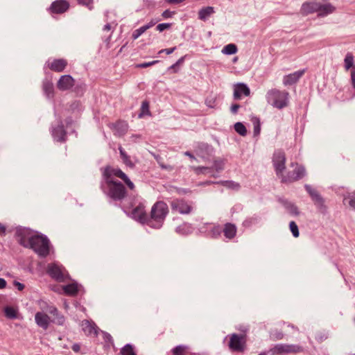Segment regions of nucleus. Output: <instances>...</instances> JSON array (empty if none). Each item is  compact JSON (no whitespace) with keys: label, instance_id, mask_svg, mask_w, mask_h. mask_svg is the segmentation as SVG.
<instances>
[{"label":"nucleus","instance_id":"1","mask_svg":"<svg viewBox=\"0 0 355 355\" xmlns=\"http://www.w3.org/2000/svg\"><path fill=\"white\" fill-rule=\"evenodd\" d=\"M168 213L167 204L163 201L157 202L152 207L147 225L154 228H159Z\"/></svg>","mask_w":355,"mask_h":355},{"label":"nucleus","instance_id":"2","mask_svg":"<svg viewBox=\"0 0 355 355\" xmlns=\"http://www.w3.org/2000/svg\"><path fill=\"white\" fill-rule=\"evenodd\" d=\"M266 98L268 103L279 110L288 105L289 93L285 90L271 89L268 91Z\"/></svg>","mask_w":355,"mask_h":355},{"label":"nucleus","instance_id":"3","mask_svg":"<svg viewBox=\"0 0 355 355\" xmlns=\"http://www.w3.org/2000/svg\"><path fill=\"white\" fill-rule=\"evenodd\" d=\"M290 166L293 168L292 171L283 172L279 177L283 183L289 184L298 181L303 178L306 174L304 167L297 162H291Z\"/></svg>","mask_w":355,"mask_h":355},{"label":"nucleus","instance_id":"4","mask_svg":"<svg viewBox=\"0 0 355 355\" xmlns=\"http://www.w3.org/2000/svg\"><path fill=\"white\" fill-rule=\"evenodd\" d=\"M28 248L41 257H46L49 253V241L46 236L35 233Z\"/></svg>","mask_w":355,"mask_h":355},{"label":"nucleus","instance_id":"5","mask_svg":"<svg viewBox=\"0 0 355 355\" xmlns=\"http://www.w3.org/2000/svg\"><path fill=\"white\" fill-rule=\"evenodd\" d=\"M106 183L108 187V196L114 200H121L125 198L126 191L124 186L120 182L114 181L107 178Z\"/></svg>","mask_w":355,"mask_h":355},{"label":"nucleus","instance_id":"6","mask_svg":"<svg viewBox=\"0 0 355 355\" xmlns=\"http://www.w3.org/2000/svg\"><path fill=\"white\" fill-rule=\"evenodd\" d=\"M35 234V232L28 228L19 227L15 232L16 240L21 245L28 248L31 245V240Z\"/></svg>","mask_w":355,"mask_h":355},{"label":"nucleus","instance_id":"7","mask_svg":"<svg viewBox=\"0 0 355 355\" xmlns=\"http://www.w3.org/2000/svg\"><path fill=\"white\" fill-rule=\"evenodd\" d=\"M245 336L233 334L230 336L229 347L232 351L243 352L245 348Z\"/></svg>","mask_w":355,"mask_h":355},{"label":"nucleus","instance_id":"8","mask_svg":"<svg viewBox=\"0 0 355 355\" xmlns=\"http://www.w3.org/2000/svg\"><path fill=\"white\" fill-rule=\"evenodd\" d=\"M302 351V348L296 345L279 344L270 350L272 355H282L290 353H297Z\"/></svg>","mask_w":355,"mask_h":355},{"label":"nucleus","instance_id":"9","mask_svg":"<svg viewBox=\"0 0 355 355\" xmlns=\"http://www.w3.org/2000/svg\"><path fill=\"white\" fill-rule=\"evenodd\" d=\"M286 155L282 150L276 151L272 157V164L277 176L279 178L286 168Z\"/></svg>","mask_w":355,"mask_h":355},{"label":"nucleus","instance_id":"10","mask_svg":"<svg viewBox=\"0 0 355 355\" xmlns=\"http://www.w3.org/2000/svg\"><path fill=\"white\" fill-rule=\"evenodd\" d=\"M48 273L49 275L60 282H63L67 278V275L64 268L57 264H51L48 266Z\"/></svg>","mask_w":355,"mask_h":355},{"label":"nucleus","instance_id":"11","mask_svg":"<svg viewBox=\"0 0 355 355\" xmlns=\"http://www.w3.org/2000/svg\"><path fill=\"white\" fill-rule=\"evenodd\" d=\"M106 179L107 178H111V175H115L119 178H121L128 186V187L133 190L135 189V184L132 182L128 178V176L119 168H107L104 173Z\"/></svg>","mask_w":355,"mask_h":355},{"label":"nucleus","instance_id":"12","mask_svg":"<svg viewBox=\"0 0 355 355\" xmlns=\"http://www.w3.org/2000/svg\"><path fill=\"white\" fill-rule=\"evenodd\" d=\"M344 69L346 71L350 70V80L352 85L355 89V63L354 57L351 52H348L344 58Z\"/></svg>","mask_w":355,"mask_h":355},{"label":"nucleus","instance_id":"13","mask_svg":"<svg viewBox=\"0 0 355 355\" xmlns=\"http://www.w3.org/2000/svg\"><path fill=\"white\" fill-rule=\"evenodd\" d=\"M171 207L173 211L182 214H188L192 210V207L184 199H175L171 201Z\"/></svg>","mask_w":355,"mask_h":355},{"label":"nucleus","instance_id":"14","mask_svg":"<svg viewBox=\"0 0 355 355\" xmlns=\"http://www.w3.org/2000/svg\"><path fill=\"white\" fill-rule=\"evenodd\" d=\"M75 85L74 78L70 75L62 76L57 83V87L59 90L66 91L71 89Z\"/></svg>","mask_w":355,"mask_h":355},{"label":"nucleus","instance_id":"15","mask_svg":"<svg viewBox=\"0 0 355 355\" xmlns=\"http://www.w3.org/2000/svg\"><path fill=\"white\" fill-rule=\"evenodd\" d=\"M69 8V3L67 0H56L50 6V11L55 14L65 12Z\"/></svg>","mask_w":355,"mask_h":355},{"label":"nucleus","instance_id":"16","mask_svg":"<svg viewBox=\"0 0 355 355\" xmlns=\"http://www.w3.org/2000/svg\"><path fill=\"white\" fill-rule=\"evenodd\" d=\"M36 324L44 330H46L51 322L50 317L45 313L39 311L35 315Z\"/></svg>","mask_w":355,"mask_h":355},{"label":"nucleus","instance_id":"17","mask_svg":"<svg viewBox=\"0 0 355 355\" xmlns=\"http://www.w3.org/2000/svg\"><path fill=\"white\" fill-rule=\"evenodd\" d=\"M81 327L87 336H96L98 335V327L94 322L84 320L81 322Z\"/></svg>","mask_w":355,"mask_h":355},{"label":"nucleus","instance_id":"18","mask_svg":"<svg viewBox=\"0 0 355 355\" xmlns=\"http://www.w3.org/2000/svg\"><path fill=\"white\" fill-rule=\"evenodd\" d=\"M47 65L51 71L55 72H62L68 65V62L67 60L63 58L54 59L52 61H49Z\"/></svg>","mask_w":355,"mask_h":355},{"label":"nucleus","instance_id":"19","mask_svg":"<svg viewBox=\"0 0 355 355\" xmlns=\"http://www.w3.org/2000/svg\"><path fill=\"white\" fill-rule=\"evenodd\" d=\"M132 216L133 218L140 221L141 223L146 224L149 217L146 214L143 205H139L132 210Z\"/></svg>","mask_w":355,"mask_h":355},{"label":"nucleus","instance_id":"20","mask_svg":"<svg viewBox=\"0 0 355 355\" xmlns=\"http://www.w3.org/2000/svg\"><path fill=\"white\" fill-rule=\"evenodd\" d=\"M305 189L318 208L321 209L324 207V199L315 189H313L310 185H305Z\"/></svg>","mask_w":355,"mask_h":355},{"label":"nucleus","instance_id":"21","mask_svg":"<svg viewBox=\"0 0 355 355\" xmlns=\"http://www.w3.org/2000/svg\"><path fill=\"white\" fill-rule=\"evenodd\" d=\"M305 70H300L297 71H295L293 73H290L288 75H286L284 76L283 78V83L285 86L287 85H292L295 83H296L300 78L304 74Z\"/></svg>","mask_w":355,"mask_h":355},{"label":"nucleus","instance_id":"22","mask_svg":"<svg viewBox=\"0 0 355 355\" xmlns=\"http://www.w3.org/2000/svg\"><path fill=\"white\" fill-rule=\"evenodd\" d=\"M336 10V8L331 3H318V16L324 17L331 13H333Z\"/></svg>","mask_w":355,"mask_h":355},{"label":"nucleus","instance_id":"23","mask_svg":"<svg viewBox=\"0 0 355 355\" xmlns=\"http://www.w3.org/2000/svg\"><path fill=\"white\" fill-rule=\"evenodd\" d=\"M250 89L247 87L246 85L243 83H239L234 87V97L235 99H240L241 97V94H243L245 96H248L250 95Z\"/></svg>","mask_w":355,"mask_h":355},{"label":"nucleus","instance_id":"24","mask_svg":"<svg viewBox=\"0 0 355 355\" xmlns=\"http://www.w3.org/2000/svg\"><path fill=\"white\" fill-rule=\"evenodd\" d=\"M49 313L53 316L52 322L56 323L58 325H63L65 321L63 315L60 314L55 306H50L49 308Z\"/></svg>","mask_w":355,"mask_h":355},{"label":"nucleus","instance_id":"25","mask_svg":"<svg viewBox=\"0 0 355 355\" xmlns=\"http://www.w3.org/2000/svg\"><path fill=\"white\" fill-rule=\"evenodd\" d=\"M318 3H305L302 5L301 12L303 15H308L315 12H318Z\"/></svg>","mask_w":355,"mask_h":355},{"label":"nucleus","instance_id":"26","mask_svg":"<svg viewBox=\"0 0 355 355\" xmlns=\"http://www.w3.org/2000/svg\"><path fill=\"white\" fill-rule=\"evenodd\" d=\"M53 136L58 141H64L66 136V132L62 125H59L54 128L53 130Z\"/></svg>","mask_w":355,"mask_h":355},{"label":"nucleus","instance_id":"27","mask_svg":"<svg viewBox=\"0 0 355 355\" xmlns=\"http://www.w3.org/2000/svg\"><path fill=\"white\" fill-rule=\"evenodd\" d=\"M224 235L226 238L233 239L236 233V227L234 224L226 223L223 229Z\"/></svg>","mask_w":355,"mask_h":355},{"label":"nucleus","instance_id":"28","mask_svg":"<svg viewBox=\"0 0 355 355\" xmlns=\"http://www.w3.org/2000/svg\"><path fill=\"white\" fill-rule=\"evenodd\" d=\"M156 24L155 21H151L150 22H149L148 24L146 25H144L141 27H140L138 29H136L135 31H134V32L132 33V37L134 39V40H136L137 39L140 35H141L144 32H146L148 29H149L150 28L153 27V26H155V24Z\"/></svg>","mask_w":355,"mask_h":355},{"label":"nucleus","instance_id":"29","mask_svg":"<svg viewBox=\"0 0 355 355\" xmlns=\"http://www.w3.org/2000/svg\"><path fill=\"white\" fill-rule=\"evenodd\" d=\"M214 12L213 7L207 6L202 8L198 12V18L202 21H206L207 19Z\"/></svg>","mask_w":355,"mask_h":355},{"label":"nucleus","instance_id":"30","mask_svg":"<svg viewBox=\"0 0 355 355\" xmlns=\"http://www.w3.org/2000/svg\"><path fill=\"white\" fill-rule=\"evenodd\" d=\"M64 293L68 295H75L78 291V286L76 283L69 284L63 286Z\"/></svg>","mask_w":355,"mask_h":355},{"label":"nucleus","instance_id":"31","mask_svg":"<svg viewBox=\"0 0 355 355\" xmlns=\"http://www.w3.org/2000/svg\"><path fill=\"white\" fill-rule=\"evenodd\" d=\"M172 355H188L189 347L186 345H178L172 349Z\"/></svg>","mask_w":355,"mask_h":355},{"label":"nucleus","instance_id":"32","mask_svg":"<svg viewBox=\"0 0 355 355\" xmlns=\"http://www.w3.org/2000/svg\"><path fill=\"white\" fill-rule=\"evenodd\" d=\"M238 51V48L234 44H229L225 46L221 52L225 55L235 54Z\"/></svg>","mask_w":355,"mask_h":355},{"label":"nucleus","instance_id":"33","mask_svg":"<svg viewBox=\"0 0 355 355\" xmlns=\"http://www.w3.org/2000/svg\"><path fill=\"white\" fill-rule=\"evenodd\" d=\"M5 315L10 319H15L17 318V309L12 306H6L4 308Z\"/></svg>","mask_w":355,"mask_h":355},{"label":"nucleus","instance_id":"34","mask_svg":"<svg viewBox=\"0 0 355 355\" xmlns=\"http://www.w3.org/2000/svg\"><path fill=\"white\" fill-rule=\"evenodd\" d=\"M344 205L349 206L355 210V193H349L348 196H345L343 199Z\"/></svg>","mask_w":355,"mask_h":355},{"label":"nucleus","instance_id":"35","mask_svg":"<svg viewBox=\"0 0 355 355\" xmlns=\"http://www.w3.org/2000/svg\"><path fill=\"white\" fill-rule=\"evenodd\" d=\"M192 169L195 172L196 174L200 175V174H209L212 171V168L211 167H206V166H193Z\"/></svg>","mask_w":355,"mask_h":355},{"label":"nucleus","instance_id":"36","mask_svg":"<svg viewBox=\"0 0 355 355\" xmlns=\"http://www.w3.org/2000/svg\"><path fill=\"white\" fill-rule=\"evenodd\" d=\"M119 150L121 157L123 163L128 166L132 167L133 164L130 159V156H128L126 154V153L125 152V150H123V148L122 147H119Z\"/></svg>","mask_w":355,"mask_h":355},{"label":"nucleus","instance_id":"37","mask_svg":"<svg viewBox=\"0 0 355 355\" xmlns=\"http://www.w3.org/2000/svg\"><path fill=\"white\" fill-rule=\"evenodd\" d=\"M43 90L46 96L50 98L53 94V85L51 82H45L43 84Z\"/></svg>","mask_w":355,"mask_h":355},{"label":"nucleus","instance_id":"38","mask_svg":"<svg viewBox=\"0 0 355 355\" xmlns=\"http://www.w3.org/2000/svg\"><path fill=\"white\" fill-rule=\"evenodd\" d=\"M225 162L221 159H217L214 161L212 170L214 169L216 172L219 173L224 169Z\"/></svg>","mask_w":355,"mask_h":355},{"label":"nucleus","instance_id":"39","mask_svg":"<svg viewBox=\"0 0 355 355\" xmlns=\"http://www.w3.org/2000/svg\"><path fill=\"white\" fill-rule=\"evenodd\" d=\"M122 355H136L135 349L132 345H125L121 350Z\"/></svg>","mask_w":355,"mask_h":355},{"label":"nucleus","instance_id":"40","mask_svg":"<svg viewBox=\"0 0 355 355\" xmlns=\"http://www.w3.org/2000/svg\"><path fill=\"white\" fill-rule=\"evenodd\" d=\"M217 184H220L225 187L232 189L234 190H238L240 188V186L238 183L232 181H221L217 182Z\"/></svg>","mask_w":355,"mask_h":355},{"label":"nucleus","instance_id":"41","mask_svg":"<svg viewBox=\"0 0 355 355\" xmlns=\"http://www.w3.org/2000/svg\"><path fill=\"white\" fill-rule=\"evenodd\" d=\"M234 130L242 136H245L247 133V130L245 125L241 122H237L234 124Z\"/></svg>","mask_w":355,"mask_h":355},{"label":"nucleus","instance_id":"42","mask_svg":"<svg viewBox=\"0 0 355 355\" xmlns=\"http://www.w3.org/2000/svg\"><path fill=\"white\" fill-rule=\"evenodd\" d=\"M289 228L293 234V236L297 238L300 235L298 227L295 221H291L289 223Z\"/></svg>","mask_w":355,"mask_h":355},{"label":"nucleus","instance_id":"43","mask_svg":"<svg viewBox=\"0 0 355 355\" xmlns=\"http://www.w3.org/2000/svg\"><path fill=\"white\" fill-rule=\"evenodd\" d=\"M143 114L150 115L149 110V103L147 101H144L141 105V113L139 114V117H141Z\"/></svg>","mask_w":355,"mask_h":355},{"label":"nucleus","instance_id":"44","mask_svg":"<svg viewBox=\"0 0 355 355\" xmlns=\"http://www.w3.org/2000/svg\"><path fill=\"white\" fill-rule=\"evenodd\" d=\"M79 4L87 6L89 10L93 8V0H77Z\"/></svg>","mask_w":355,"mask_h":355},{"label":"nucleus","instance_id":"45","mask_svg":"<svg viewBox=\"0 0 355 355\" xmlns=\"http://www.w3.org/2000/svg\"><path fill=\"white\" fill-rule=\"evenodd\" d=\"M157 62H159V60H153L152 62H144V63L139 64L136 67L137 68H146V67L153 66V65L157 64Z\"/></svg>","mask_w":355,"mask_h":355},{"label":"nucleus","instance_id":"46","mask_svg":"<svg viewBox=\"0 0 355 355\" xmlns=\"http://www.w3.org/2000/svg\"><path fill=\"white\" fill-rule=\"evenodd\" d=\"M170 26H171L170 24H167V23L159 24L157 26L156 29L157 31H159V32H162V31H164L165 29L170 28Z\"/></svg>","mask_w":355,"mask_h":355},{"label":"nucleus","instance_id":"47","mask_svg":"<svg viewBox=\"0 0 355 355\" xmlns=\"http://www.w3.org/2000/svg\"><path fill=\"white\" fill-rule=\"evenodd\" d=\"M184 60V57L180 58L175 64H173V65H171L170 67V69H175L176 67L182 64Z\"/></svg>","mask_w":355,"mask_h":355},{"label":"nucleus","instance_id":"48","mask_svg":"<svg viewBox=\"0 0 355 355\" xmlns=\"http://www.w3.org/2000/svg\"><path fill=\"white\" fill-rule=\"evenodd\" d=\"M175 49H176L175 47H173V48H170V49H162L159 51V53L165 52L166 54L169 55V54L173 53L174 51L175 50Z\"/></svg>","mask_w":355,"mask_h":355},{"label":"nucleus","instance_id":"49","mask_svg":"<svg viewBox=\"0 0 355 355\" xmlns=\"http://www.w3.org/2000/svg\"><path fill=\"white\" fill-rule=\"evenodd\" d=\"M14 285L19 291H22L25 287V286L23 284L17 281L14 282Z\"/></svg>","mask_w":355,"mask_h":355},{"label":"nucleus","instance_id":"50","mask_svg":"<svg viewBox=\"0 0 355 355\" xmlns=\"http://www.w3.org/2000/svg\"><path fill=\"white\" fill-rule=\"evenodd\" d=\"M117 126H121V128H122L123 130V132H125L127 130V128H128V124L126 123H124V122H119L117 123L116 124Z\"/></svg>","mask_w":355,"mask_h":355},{"label":"nucleus","instance_id":"51","mask_svg":"<svg viewBox=\"0 0 355 355\" xmlns=\"http://www.w3.org/2000/svg\"><path fill=\"white\" fill-rule=\"evenodd\" d=\"M239 107H240V105L239 104H234L231 107V112L233 114H236Z\"/></svg>","mask_w":355,"mask_h":355},{"label":"nucleus","instance_id":"52","mask_svg":"<svg viewBox=\"0 0 355 355\" xmlns=\"http://www.w3.org/2000/svg\"><path fill=\"white\" fill-rule=\"evenodd\" d=\"M6 281L3 278H0V289L6 288Z\"/></svg>","mask_w":355,"mask_h":355},{"label":"nucleus","instance_id":"53","mask_svg":"<svg viewBox=\"0 0 355 355\" xmlns=\"http://www.w3.org/2000/svg\"><path fill=\"white\" fill-rule=\"evenodd\" d=\"M71 349L75 352H78L80 349V346L78 344H74L72 345Z\"/></svg>","mask_w":355,"mask_h":355},{"label":"nucleus","instance_id":"54","mask_svg":"<svg viewBox=\"0 0 355 355\" xmlns=\"http://www.w3.org/2000/svg\"><path fill=\"white\" fill-rule=\"evenodd\" d=\"M5 232L6 227L3 224L0 223V234L3 235L5 234Z\"/></svg>","mask_w":355,"mask_h":355},{"label":"nucleus","instance_id":"55","mask_svg":"<svg viewBox=\"0 0 355 355\" xmlns=\"http://www.w3.org/2000/svg\"><path fill=\"white\" fill-rule=\"evenodd\" d=\"M171 12L169 10H165L163 14H162V16L164 17V18H168L171 17Z\"/></svg>","mask_w":355,"mask_h":355},{"label":"nucleus","instance_id":"56","mask_svg":"<svg viewBox=\"0 0 355 355\" xmlns=\"http://www.w3.org/2000/svg\"><path fill=\"white\" fill-rule=\"evenodd\" d=\"M166 1L169 3H179L184 1V0H166Z\"/></svg>","mask_w":355,"mask_h":355},{"label":"nucleus","instance_id":"57","mask_svg":"<svg viewBox=\"0 0 355 355\" xmlns=\"http://www.w3.org/2000/svg\"><path fill=\"white\" fill-rule=\"evenodd\" d=\"M184 155L189 157L192 159H196L195 157L189 152L187 151L184 153Z\"/></svg>","mask_w":355,"mask_h":355},{"label":"nucleus","instance_id":"58","mask_svg":"<svg viewBox=\"0 0 355 355\" xmlns=\"http://www.w3.org/2000/svg\"><path fill=\"white\" fill-rule=\"evenodd\" d=\"M110 29H111V26L109 24L105 25V26L103 28V30L106 31H109Z\"/></svg>","mask_w":355,"mask_h":355},{"label":"nucleus","instance_id":"59","mask_svg":"<svg viewBox=\"0 0 355 355\" xmlns=\"http://www.w3.org/2000/svg\"><path fill=\"white\" fill-rule=\"evenodd\" d=\"M293 212H294L295 214H297L298 213V212H297V207H293Z\"/></svg>","mask_w":355,"mask_h":355},{"label":"nucleus","instance_id":"60","mask_svg":"<svg viewBox=\"0 0 355 355\" xmlns=\"http://www.w3.org/2000/svg\"><path fill=\"white\" fill-rule=\"evenodd\" d=\"M237 60H238V57H235V58H234V59H233V62H237Z\"/></svg>","mask_w":355,"mask_h":355},{"label":"nucleus","instance_id":"61","mask_svg":"<svg viewBox=\"0 0 355 355\" xmlns=\"http://www.w3.org/2000/svg\"><path fill=\"white\" fill-rule=\"evenodd\" d=\"M159 164H160V166H161V167H162V168H166V167L164 165H163L162 164H160V163H159Z\"/></svg>","mask_w":355,"mask_h":355},{"label":"nucleus","instance_id":"62","mask_svg":"<svg viewBox=\"0 0 355 355\" xmlns=\"http://www.w3.org/2000/svg\"><path fill=\"white\" fill-rule=\"evenodd\" d=\"M283 337L282 334H281L280 336L278 337L279 339H282Z\"/></svg>","mask_w":355,"mask_h":355},{"label":"nucleus","instance_id":"63","mask_svg":"<svg viewBox=\"0 0 355 355\" xmlns=\"http://www.w3.org/2000/svg\"><path fill=\"white\" fill-rule=\"evenodd\" d=\"M259 355H266V353L263 352V353H261L259 354Z\"/></svg>","mask_w":355,"mask_h":355},{"label":"nucleus","instance_id":"64","mask_svg":"<svg viewBox=\"0 0 355 355\" xmlns=\"http://www.w3.org/2000/svg\"><path fill=\"white\" fill-rule=\"evenodd\" d=\"M156 158V160H157V162L159 163V160H158V157H155Z\"/></svg>","mask_w":355,"mask_h":355}]
</instances>
